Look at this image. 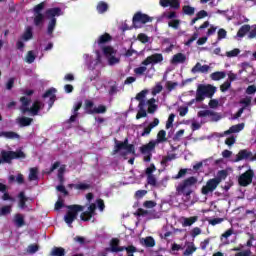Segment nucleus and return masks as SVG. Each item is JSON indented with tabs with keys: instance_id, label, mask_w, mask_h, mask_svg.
Returning <instances> with one entry per match:
<instances>
[{
	"instance_id": "e433bc0d",
	"label": "nucleus",
	"mask_w": 256,
	"mask_h": 256,
	"mask_svg": "<svg viewBox=\"0 0 256 256\" xmlns=\"http://www.w3.org/2000/svg\"><path fill=\"white\" fill-rule=\"evenodd\" d=\"M226 73L225 72H213L211 75H210V78L212 79V81H221V79H225L226 77Z\"/></svg>"
},
{
	"instance_id": "603ef678",
	"label": "nucleus",
	"mask_w": 256,
	"mask_h": 256,
	"mask_svg": "<svg viewBox=\"0 0 256 256\" xmlns=\"http://www.w3.org/2000/svg\"><path fill=\"white\" fill-rule=\"evenodd\" d=\"M35 54L33 53V51H28L27 55H26V62H28L29 64L34 63L35 62Z\"/></svg>"
},
{
	"instance_id": "774afa93",
	"label": "nucleus",
	"mask_w": 256,
	"mask_h": 256,
	"mask_svg": "<svg viewBox=\"0 0 256 256\" xmlns=\"http://www.w3.org/2000/svg\"><path fill=\"white\" fill-rule=\"evenodd\" d=\"M177 85H179L177 82L168 81L166 83V88L168 91H173V89H175V87H177Z\"/></svg>"
},
{
	"instance_id": "f03ea898",
	"label": "nucleus",
	"mask_w": 256,
	"mask_h": 256,
	"mask_svg": "<svg viewBox=\"0 0 256 256\" xmlns=\"http://www.w3.org/2000/svg\"><path fill=\"white\" fill-rule=\"evenodd\" d=\"M193 185H197V177L191 176L184 179L181 183L176 187V192L178 195H183L184 197H191L193 193Z\"/></svg>"
},
{
	"instance_id": "0eeeda50",
	"label": "nucleus",
	"mask_w": 256,
	"mask_h": 256,
	"mask_svg": "<svg viewBox=\"0 0 256 256\" xmlns=\"http://www.w3.org/2000/svg\"><path fill=\"white\" fill-rule=\"evenodd\" d=\"M153 22V17L143 14L142 12L138 11L134 14L132 18V26L130 29H141L143 25L147 23H152Z\"/></svg>"
},
{
	"instance_id": "0e129e2a",
	"label": "nucleus",
	"mask_w": 256,
	"mask_h": 256,
	"mask_svg": "<svg viewBox=\"0 0 256 256\" xmlns=\"http://www.w3.org/2000/svg\"><path fill=\"white\" fill-rule=\"evenodd\" d=\"M231 88V82L226 81L224 82L221 86H220V91L222 93H225L226 91H229V89Z\"/></svg>"
},
{
	"instance_id": "f8f14e48",
	"label": "nucleus",
	"mask_w": 256,
	"mask_h": 256,
	"mask_svg": "<svg viewBox=\"0 0 256 256\" xmlns=\"http://www.w3.org/2000/svg\"><path fill=\"white\" fill-rule=\"evenodd\" d=\"M256 161V153L253 155V152L243 149L238 152L235 158V163H239V161Z\"/></svg>"
},
{
	"instance_id": "de8ad7c7",
	"label": "nucleus",
	"mask_w": 256,
	"mask_h": 256,
	"mask_svg": "<svg viewBox=\"0 0 256 256\" xmlns=\"http://www.w3.org/2000/svg\"><path fill=\"white\" fill-rule=\"evenodd\" d=\"M181 25V20L179 19H173L170 22H168V26L172 29H179V26Z\"/></svg>"
},
{
	"instance_id": "9b49d317",
	"label": "nucleus",
	"mask_w": 256,
	"mask_h": 256,
	"mask_svg": "<svg viewBox=\"0 0 256 256\" xmlns=\"http://www.w3.org/2000/svg\"><path fill=\"white\" fill-rule=\"evenodd\" d=\"M253 177H255L253 169H248L246 172L241 174L238 178L240 187H248V185H251L253 183Z\"/></svg>"
},
{
	"instance_id": "6ab92c4d",
	"label": "nucleus",
	"mask_w": 256,
	"mask_h": 256,
	"mask_svg": "<svg viewBox=\"0 0 256 256\" xmlns=\"http://www.w3.org/2000/svg\"><path fill=\"white\" fill-rule=\"evenodd\" d=\"M157 125H159V120L157 118H154V120L140 133V137H147V135H150L151 131L155 129Z\"/></svg>"
},
{
	"instance_id": "a878e982",
	"label": "nucleus",
	"mask_w": 256,
	"mask_h": 256,
	"mask_svg": "<svg viewBox=\"0 0 256 256\" xmlns=\"http://www.w3.org/2000/svg\"><path fill=\"white\" fill-rule=\"evenodd\" d=\"M96 10L100 15H103V13H107V11H109V4H107V2L100 1L96 6Z\"/></svg>"
},
{
	"instance_id": "2f4dec72",
	"label": "nucleus",
	"mask_w": 256,
	"mask_h": 256,
	"mask_svg": "<svg viewBox=\"0 0 256 256\" xmlns=\"http://www.w3.org/2000/svg\"><path fill=\"white\" fill-rule=\"evenodd\" d=\"M198 219H199V217H197V216L183 218L182 227H191V225H193V223H197Z\"/></svg>"
},
{
	"instance_id": "338daca9",
	"label": "nucleus",
	"mask_w": 256,
	"mask_h": 256,
	"mask_svg": "<svg viewBox=\"0 0 256 256\" xmlns=\"http://www.w3.org/2000/svg\"><path fill=\"white\" fill-rule=\"evenodd\" d=\"M256 93V86L250 85L246 88V95H255Z\"/></svg>"
},
{
	"instance_id": "4be33fe9",
	"label": "nucleus",
	"mask_w": 256,
	"mask_h": 256,
	"mask_svg": "<svg viewBox=\"0 0 256 256\" xmlns=\"http://www.w3.org/2000/svg\"><path fill=\"white\" fill-rule=\"evenodd\" d=\"M7 189H8L7 185L0 183V193H3L2 201H15V198L9 195V192H7Z\"/></svg>"
},
{
	"instance_id": "2eb2a0df",
	"label": "nucleus",
	"mask_w": 256,
	"mask_h": 256,
	"mask_svg": "<svg viewBox=\"0 0 256 256\" xmlns=\"http://www.w3.org/2000/svg\"><path fill=\"white\" fill-rule=\"evenodd\" d=\"M163 61V54L161 53H155L150 56H148L143 62L142 65H157V63H162Z\"/></svg>"
},
{
	"instance_id": "13d9d810",
	"label": "nucleus",
	"mask_w": 256,
	"mask_h": 256,
	"mask_svg": "<svg viewBox=\"0 0 256 256\" xmlns=\"http://www.w3.org/2000/svg\"><path fill=\"white\" fill-rule=\"evenodd\" d=\"M213 179H219V184H220L221 181H223V179H227V172H226V170H220L218 172V177L213 178Z\"/></svg>"
},
{
	"instance_id": "ea45409f",
	"label": "nucleus",
	"mask_w": 256,
	"mask_h": 256,
	"mask_svg": "<svg viewBox=\"0 0 256 256\" xmlns=\"http://www.w3.org/2000/svg\"><path fill=\"white\" fill-rule=\"evenodd\" d=\"M182 11L184 15H189L190 17L195 15V8L190 5H184Z\"/></svg>"
},
{
	"instance_id": "5fc2aeb1",
	"label": "nucleus",
	"mask_w": 256,
	"mask_h": 256,
	"mask_svg": "<svg viewBox=\"0 0 256 256\" xmlns=\"http://www.w3.org/2000/svg\"><path fill=\"white\" fill-rule=\"evenodd\" d=\"M169 7H171V9H180L181 8V2L179 0H170V4Z\"/></svg>"
},
{
	"instance_id": "e2e57ef3",
	"label": "nucleus",
	"mask_w": 256,
	"mask_h": 256,
	"mask_svg": "<svg viewBox=\"0 0 256 256\" xmlns=\"http://www.w3.org/2000/svg\"><path fill=\"white\" fill-rule=\"evenodd\" d=\"M10 213H11V206H9V205L3 206L0 209V215H2V216L9 215Z\"/></svg>"
},
{
	"instance_id": "7c9ffc66",
	"label": "nucleus",
	"mask_w": 256,
	"mask_h": 256,
	"mask_svg": "<svg viewBox=\"0 0 256 256\" xmlns=\"http://www.w3.org/2000/svg\"><path fill=\"white\" fill-rule=\"evenodd\" d=\"M18 123L20 127H29L33 123V118L23 116L18 118Z\"/></svg>"
},
{
	"instance_id": "4d7b16f0",
	"label": "nucleus",
	"mask_w": 256,
	"mask_h": 256,
	"mask_svg": "<svg viewBox=\"0 0 256 256\" xmlns=\"http://www.w3.org/2000/svg\"><path fill=\"white\" fill-rule=\"evenodd\" d=\"M174 121H175V114H170L166 123V129H171V127H173Z\"/></svg>"
},
{
	"instance_id": "a18cd8bd",
	"label": "nucleus",
	"mask_w": 256,
	"mask_h": 256,
	"mask_svg": "<svg viewBox=\"0 0 256 256\" xmlns=\"http://www.w3.org/2000/svg\"><path fill=\"white\" fill-rule=\"evenodd\" d=\"M195 251H197V247H195L194 243H191V245H188L186 250L184 251L183 255L184 256H189V255H193L195 253Z\"/></svg>"
},
{
	"instance_id": "ddd939ff",
	"label": "nucleus",
	"mask_w": 256,
	"mask_h": 256,
	"mask_svg": "<svg viewBox=\"0 0 256 256\" xmlns=\"http://www.w3.org/2000/svg\"><path fill=\"white\" fill-rule=\"evenodd\" d=\"M219 179H209L206 182V185L201 188L202 195H208L209 193H213L217 187H219Z\"/></svg>"
},
{
	"instance_id": "8fccbe9b",
	"label": "nucleus",
	"mask_w": 256,
	"mask_h": 256,
	"mask_svg": "<svg viewBox=\"0 0 256 256\" xmlns=\"http://www.w3.org/2000/svg\"><path fill=\"white\" fill-rule=\"evenodd\" d=\"M137 39L140 41V43H149V36H147L145 33L138 34Z\"/></svg>"
},
{
	"instance_id": "423d86ee",
	"label": "nucleus",
	"mask_w": 256,
	"mask_h": 256,
	"mask_svg": "<svg viewBox=\"0 0 256 256\" xmlns=\"http://www.w3.org/2000/svg\"><path fill=\"white\" fill-rule=\"evenodd\" d=\"M68 211L66 212L64 216V221L71 227L73 225V221L77 219V216L79 215V212L85 211V206H81L79 204H73L67 206Z\"/></svg>"
},
{
	"instance_id": "393cba45",
	"label": "nucleus",
	"mask_w": 256,
	"mask_h": 256,
	"mask_svg": "<svg viewBox=\"0 0 256 256\" xmlns=\"http://www.w3.org/2000/svg\"><path fill=\"white\" fill-rule=\"evenodd\" d=\"M18 199H19V207L20 209H25L27 207V201H29V198L25 196V192L22 191L18 194Z\"/></svg>"
},
{
	"instance_id": "412c9836",
	"label": "nucleus",
	"mask_w": 256,
	"mask_h": 256,
	"mask_svg": "<svg viewBox=\"0 0 256 256\" xmlns=\"http://www.w3.org/2000/svg\"><path fill=\"white\" fill-rule=\"evenodd\" d=\"M111 41H113V36L106 32L98 37L97 44L101 47V45H107V43H111Z\"/></svg>"
},
{
	"instance_id": "a211bd4d",
	"label": "nucleus",
	"mask_w": 256,
	"mask_h": 256,
	"mask_svg": "<svg viewBox=\"0 0 256 256\" xmlns=\"http://www.w3.org/2000/svg\"><path fill=\"white\" fill-rule=\"evenodd\" d=\"M198 117H212V121H219L221 119V117H219V114L211 110H200L198 112Z\"/></svg>"
},
{
	"instance_id": "6e6d98bb",
	"label": "nucleus",
	"mask_w": 256,
	"mask_h": 256,
	"mask_svg": "<svg viewBox=\"0 0 256 256\" xmlns=\"http://www.w3.org/2000/svg\"><path fill=\"white\" fill-rule=\"evenodd\" d=\"M174 159H177V155L176 154H170L167 155L166 157H164L162 159V165H165V163H169V161H173Z\"/></svg>"
},
{
	"instance_id": "9d476101",
	"label": "nucleus",
	"mask_w": 256,
	"mask_h": 256,
	"mask_svg": "<svg viewBox=\"0 0 256 256\" xmlns=\"http://www.w3.org/2000/svg\"><path fill=\"white\" fill-rule=\"evenodd\" d=\"M104 57L108 59V65H117L119 63V58L115 57L117 51L113 48V46H105L102 48Z\"/></svg>"
},
{
	"instance_id": "69168bd1",
	"label": "nucleus",
	"mask_w": 256,
	"mask_h": 256,
	"mask_svg": "<svg viewBox=\"0 0 256 256\" xmlns=\"http://www.w3.org/2000/svg\"><path fill=\"white\" fill-rule=\"evenodd\" d=\"M240 105H244L243 107H245V109H247V107H249V105H251V97H246L244 99H241Z\"/></svg>"
},
{
	"instance_id": "37998d69",
	"label": "nucleus",
	"mask_w": 256,
	"mask_h": 256,
	"mask_svg": "<svg viewBox=\"0 0 256 256\" xmlns=\"http://www.w3.org/2000/svg\"><path fill=\"white\" fill-rule=\"evenodd\" d=\"M39 170L37 168H31L30 169V174H29V181H37V179H39L38 176Z\"/></svg>"
},
{
	"instance_id": "052dcab7",
	"label": "nucleus",
	"mask_w": 256,
	"mask_h": 256,
	"mask_svg": "<svg viewBox=\"0 0 256 256\" xmlns=\"http://www.w3.org/2000/svg\"><path fill=\"white\" fill-rule=\"evenodd\" d=\"M147 93H149V91H147V90H142L140 93H138V94L136 95V100H137V101H145V97H146Z\"/></svg>"
},
{
	"instance_id": "4468645a",
	"label": "nucleus",
	"mask_w": 256,
	"mask_h": 256,
	"mask_svg": "<svg viewBox=\"0 0 256 256\" xmlns=\"http://www.w3.org/2000/svg\"><path fill=\"white\" fill-rule=\"evenodd\" d=\"M97 204L96 203H91L88 207V211H84L80 215L81 221H91L95 215H97Z\"/></svg>"
},
{
	"instance_id": "473e14b6",
	"label": "nucleus",
	"mask_w": 256,
	"mask_h": 256,
	"mask_svg": "<svg viewBox=\"0 0 256 256\" xmlns=\"http://www.w3.org/2000/svg\"><path fill=\"white\" fill-rule=\"evenodd\" d=\"M184 61H187V56L183 53H177L173 56L171 63H183Z\"/></svg>"
},
{
	"instance_id": "a19ab883",
	"label": "nucleus",
	"mask_w": 256,
	"mask_h": 256,
	"mask_svg": "<svg viewBox=\"0 0 256 256\" xmlns=\"http://www.w3.org/2000/svg\"><path fill=\"white\" fill-rule=\"evenodd\" d=\"M167 141V132L160 130L157 134V143H165Z\"/></svg>"
},
{
	"instance_id": "cd10ccee",
	"label": "nucleus",
	"mask_w": 256,
	"mask_h": 256,
	"mask_svg": "<svg viewBox=\"0 0 256 256\" xmlns=\"http://www.w3.org/2000/svg\"><path fill=\"white\" fill-rule=\"evenodd\" d=\"M93 107H95L93 100L86 99L84 102V110L87 115H93V112H91L94 109Z\"/></svg>"
},
{
	"instance_id": "f257e3e1",
	"label": "nucleus",
	"mask_w": 256,
	"mask_h": 256,
	"mask_svg": "<svg viewBox=\"0 0 256 256\" xmlns=\"http://www.w3.org/2000/svg\"><path fill=\"white\" fill-rule=\"evenodd\" d=\"M217 91V88L211 84H199L196 90V103H201L205 101V97L211 99Z\"/></svg>"
},
{
	"instance_id": "3c124183",
	"label": "nucleus",
	"mask_w": 256,
	"mask_h": 256,
	"mask_svg": "<svg viewBox=\"0 0 256 256\" xmlns=\"http://www.w3.org/2000/svg\"><path fill=\"white\" fill-rule=\"evenodd\" d=\"M225 221V218H214L208 221L209 225L215 227V225H219Z\"/></svg>"
},
{
	"instance_id": "1a4fd4ad",
	"label": "nucleus",
	"mask_w": 256,
	"mask_h": 256,
	"mask_svg": "<svg viewBox=\"0 0 256 256\" xmlns=\"http://www.w3.org/2000/svg\"><path fill=\"white\" fill-rule=\"evenodd\" d=\"M44 9H45V2H41L33 8L35 27H41V25L44 23L45 21V14H43Z\"/></svg>"
},
{
	"instance_id": "dca6fc26",
	"label": "nucleus",
	"mask_w": 256,
	"mask_h": 256,
	"mask_svg": "<svg viewBox=\"0 0 256 256\" xmlns=\"http://www.w3.org/2000/svg\"><path fill=\"white\" fill-rule=\"evenodd\" d=\"M55 93H57V89L50 88L46 90V92L42 95L43 99H47V97H49V101H48L49 109H51V107L55 105V101H57V95H55Z\"/></svg>"
},
{
	"instance_id": "aec40b11",
	"label": "nucleus",
	"mask_w": 256,
	"mask_h": 256,
	"mask_svg": "<svg viewBox=\"0 0 256 256\" xmlns=\"http://www.w3.org/2000/svg\"><path fill=\"white\" fill-rule=\"evenodd\" d=\"M124 247L119 246V239L113 238L110 242V248H106V251H111L112 253H119L124 251Z\"/></svg>"
},
{
	"instance_id": "b1692460",
	"label": "nucleus",
	"mask_w": 256,
	"mask_h": 256,
	"mask_svg": "<svg viewBox=\"0 0 256 256\" xmlns=\"http://www.w3.org/2000/svg\"><path fill=\"white\" fill-rule=\"evenodd\" d=\"M20 103H22L20 106V111H21V113H23V115H25V113H27V111H25V109H29V106L31 105V98L22 96L20 98Z\"/></svg>"
},
{
	"instance_id": "f3484780",
	"label": "nucleus",
	"mask_w": 256,
	"mask_h": 256,
	"mask_svg": "<svg viewBox=\"0 0 256 256\" xmlns=\"http://www.w3.org/2000/svg\"><path fill=\"white\" fill-rule=\"evenodd\" d=\"M45 104L39 100H35L30 108L24 109V111H27V113H31L33 117L39 115V110L44 109Z\"/></svg>"
},
{
	"instance_id": "c756f323",
	"label": "nucleus",
	"mask_w": 256,
	"mask_h": 256,
	"mask_svg": "<svg viewBox=\"0 0 256 256\" xmlns=\"http://www.w3.org/2000/svg\"><path fill=\"white\" fill-rule=\"evenodd\" d=\"M247 33H251V26L249 24L243 25L237 32V37H245Z\"/></svg>"
},
{
	"instance_id": "58836bf2",
	"label": "nucleus",
	"mask_w": 256,
	"mask_h": 256,
	"mask_svg": "<svg viewBox=\"0 0 256 256\" xmlns=\"http://www.w3.org/2000/svg\"><path fill=\"white\" fill-rule=\"evenodd\" d=\"M90 113H93V115H100L103 113H107V107L105 105H99L98 107H94Z\"/></svg>"
},
{
	"instance_id": "20e7f679",
	"label": "nucleus",
	"mask_w": 256,
	"mask_h": 256,
	"mask_svg": "<svg viewBox=\"0 0 256 256\" xmlns=\"http://www.w3.org/2000/svg\"><path fill=\"white\" fill-rule=\"evenodd\" d=\"M45 15L48 19H50L48 22L47 34L53 35V31H55V27H57V18L55 17H61V15H63V11L60 7H54L47 9Z\"/></svg>"
},
{
	"instance_id": "f704fd0d",
	"label": "nucleus",
	"mask_w": 256,
	"mask_h": 256,
	"mask_svg": "<svg viewBox=\"0 0 256 256\" xmlns=\"http://www.w3.org/2000/svg\"><path fill=\"white\" fill-rule=\"evenodd\" d=\"M50 256H65V248L63 247H53Z\"/></svg>"
},
{
	"instance_id": "72a5a7b5",
	"label": "nucleus",
	"mask_w": 256,
	"mask_h": 256,
	"mask_svg": "<svg viewBox=\"0 0 256 256\" xmlns=\"http://www.w3.org/2000/svg\"><path fill=\"white\" fill-rule=\"evenodd\" d=\"M23 41H31L33 39V28L28 26L22 35Z\"/></svg>"
},
{
	"instance_id": "bf43d9fd",
	"label": "nucleus",
	"mask_w": 256,
	"mask_h": 256,
	"mask_svg": "<svg viewBox=\"0 0 256 256\" xmlns=\"http://www.w3.org/2000/svg\"><path fill=\"white\" fill-rule=\"evenodd\" d=\"M75 243H79L80 245H85L86 243H91V241H86L85 237L83 236H76L74 237Z\"/></svg>"
},
{
	"instance_id": "6e6552de",
	"label": "nucleus",
	"mask_w": 256,
	"mask_h": 256,
	"mask_svg": "<svg viewBox=\"0 0 256 256\" xmlns=\"http://www.w3.org/2000/svg\"><path fill=\"white\" fill-rule=\"evenodd\" d=\"M155 147H157V142L155 140H151L149 143L144 144L140 147V153L144 155V163L151 162V159L153 157V151H155Z\"/></svg>"
},
{
	"instance_id": "39448f33",
	"label": "nucleus",
	"mask_w": 256,
	"mask_h": 256,
	"mask_svg": "<svg viewBox=\"0 0 256 256\" xmlns=\"http://www.w3.org/2000/svg\"><path fill=\"white\" fill-rule=\"evenodd\" d=\"M112 155H119L123 159H127V155H129V138H125L124 141H119L115 138Z\"/></svg>"
},
{
	"instance_id": "c9c22d12",
	"label": "nucleus",
	"mask_w": 256,
	"mask_h": 256,
	"mask_svg": "<svg viewBox=\"0 0 256 256\" xmlns=\"http://www.w3.org/2000/svg\"><path fill=\"white\" fill-rule=\"evenodd\" d=\"M141 243L144 245V247H153L155 245V239L151 236H148L146 238H142Z\"/></svg>"
},
{
	"instance_id": "c85d7f7f",
	"label": "nucleus",
	"mask_w": 256,
	"mask_h": 256,
	"mask_svg": "<svg viewBox=\"0 0 256 256\" xmlns=\"http://www.w3.org/2000/svg\"><path fill=\"white\" fill-rule=\"evenodd\" d=\"M14 224L15 226L20 229V227H24L25 225V217L22 214H15L14 216Z\"/></svg>"
},
{
	"instance_id": "7ed1b4c3",
	"label": "nucleus",
	"mask_w": 256,
	"mask_h": 256,
	"mask_svg": "<svg viewBox=\"0 0 256 256\" xmlns=\"http://www.w3.org/2000/svg\"><path fill=\"white\" fill-rule=\"evenodd\" d=\"M0 157V165H3V163L11 165V163H13V159H26L27 154H25L21 149L16 151L1 150Z\"/></svg>"
},
{
	"instance_id": "864d4df0",
	"label": "nucleus",
	"mask_w": 256,
	"mask_h": 256,
	"mask_svg": "<svg viewBox=\"0 0 256 256\" xmlns=\"http://www.w3.org/2000/svg\"><path fill=\"white\" fill-rule=\"evenodd\" d=\"M37 251H39V245L30 244L28 246V253H30V255H33V254L37 253Z\"/></svg>"
},
{
	"instance_id": "79ce46f5",
	"label": "nucleus",
	"mask_w": 256,
	"mask_h": 256,
	"mask_svg": "<svg viewBox=\"0 0 256 256\" xmlns=\"http://www.w3.org/2000/svg\"><path fill=\"white\" fill-rule=\"evenodd\" d=\"M5 139H21V136L13 131H4Z\"/></svg>"
},
{
	"instance_id": "4c0bfd02",
	"label": "nucleus",
	"mask_w": 256,
	"mask_h": 256,
	"mask_svg": "<svg viewBox=\"0 0 256 256\" xmlns=\"http://www.w3.org/2000/svg\"><path fill=\"white\" fill-rule=\"evenodd\" d=\"M148 113L153 114L157 111V105L155 104V98H151L147 101Z\"/></svg>"
},
{
	"instance_id": "5701e85b",
	"label": "nucleus",
	"mask_w": 256,
	"mask_h": 256,
	"mask_svg": "<svg viewBox=\"0 0 256 256\" xmlns=\"http://www.w3.org/2000/svg\"><path fill=\"white\" fill-rule=\"evenodd\" d=\"M245 129V124H236L231 126L228 130L224 131V135H231V133H239V131H243Z\"/></svg>"
},
{
	"instance_id": "49530a36",
	"label": "nucleus",
	"mask_w": 256,
	"mask_h": 256,
	"mask_svg": "<svg viewBox=\"0 0 256 256\" xmlns=\"http://www.w3.org/2000/svg\"><path fill=\"white\" fill-rule=\"evenodd\" d=\"M231 235H233V229H228L226 232H224L221 236L220 239L222 241V243H228L229 237H231Z\"/></svg>"
},
{
	"instance_id": "09e8293b",
	"label": "nucleus",
	"mask_w": 256,
	"mask_h": 256,
	"mask_svg": "<svg viewBox=\"0 0 256 256\" xmlns=\"http://www.w3.org/2000/svg\"><path fill=\"white\" fill-rule=\"evenodd\" d=\"M143 207L146 209H153V207H157V202L153 200H147L143 203Z\"/></svg>"
},
{
	"instance_id": "bb28decb",
	"label": "nucleus",
	"mask_w": 256,
	"mask_h": 256,
	"mask_svg": "<svg viewBox=\"0 0 256 256\" xmlns=\"http://www.w3.org/2000/svg\"><path fill=\"white\" fill-rule=\"evenodd\" d=\"M76 189L77 191H87L91 187V184L79 183V184H68L69 189Z\"/></svg>"
},
{
	"instance_id": "c03bdc74",
	"label": "nucleus",
	"mask_w": 256,
	"mask_h": 256,
	"mask_svg": "<svg viewBox=\"0 0 256 256\" xmlns=\"http://www.w3.org/2000/svg\"><path fill=\"white\" fill-rule=\"evenodd\" d=\"M153 212L145 210L143 208H138L137 211L134 213L136 217H147V215H151Z\"/></svg>"
},
{
	"instance_id": "680f3d73",
	"label": "nucleus",
	"mask_w": 256,
	"mask_h": 256,
	"mask_svg": "<svg viewBox=\"0 0 256 256\" xmlns=\"http://www.w3.org/2000/svg\"><path fill=\"white\" fill-rule=\"evenodd\" d=\"M147 183L148 185H152V187L157 186V178H155V176L153 175H149L147 176Z\"/></svg>"
}]
</instances>
